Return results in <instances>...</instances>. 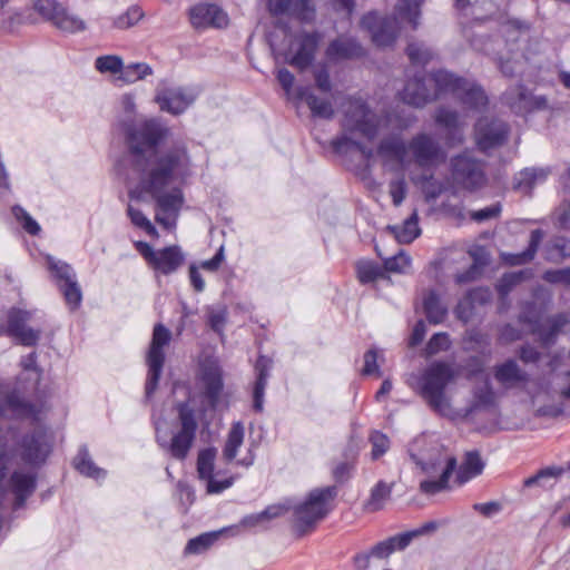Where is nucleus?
Instances as JSON below:
<instances>
[{
    "label": "nucleus",
    "instance_id": "nucleus-51",
    "mask_svg": "<svg viewBox=\"0 0 570 570\" xmlns=\"http://www.w3.org/2000/svg\"><path fill=\"white\" fill-rule=\"evenodd\" d=\"M96 69L101 73L121 75L124 69L122 59L119 56H100L95 61Z\"/></svg>",
    "mask_w": 570,
    "mask_h": 570
},
{
    "label": "nucleus",
    "instance_id": "nucleus-28",
    "mask_svg": "<svg viewBox=\"0 0 570 570\" xmlns=\"http://www.w3.org/2000/svg\"><path fill=\"white\" fill-rule=\"evenodd\" d=\"M9 487L16 501L14 508L19 509L36 489V475L31 472L14 471L11 474Z\"/></svg>",
    "mask_w": 570,
    "mask_h": 570
},
{
    "label": "nucleus",
    "instance_id": "nucleus-36",
    "mask_svg": "<svg viewBox=\"0 0 570 570\" xmlns=\"http://www.w3.org/2000/svg\"><path fill=\"white\" fill-rule=\"evenodd\" d=\"M395 239L401 244H410L415 238H417L421 234V228L419 227V215L417 212L414 210L412 215L404 220L402 225H395L389 227Z\"/></svg>",
    "mask_w": 570,
    "mask_h": 570
},
{
    "label": "nucleus",
    "instance_id": "nucleus-46",
    "mask_svg": "<svg viewBox=\"0 0 570 570\" xmlns=\"http://www.w3.org/2000/svg\"><path fill=\"white\" fill-rule=\"evenodd\" d=\"M32 8L43 20L55 26V21H57L62 12L63 6L57 0H35Z\"/></svg>",
    "mask_w": 570,
    "mask_h": 570
},
{
    "label": "nucleus",
    "instance_id": "nucleus-29",
    "mask_svg": "<svg viewBox=\"0 0 570 570\" xmlns=\"http://www.w3.org/2000/svg\"><path fill=\"white\" fill-rule=\"evenodd\" d=\"M376 154L384 164L396 161L403 165L407 155V146L401 135H391L380 141Z\"/></svg>",
    "mask_w": 570,
    "mask_h": 570
},
{
    "label": "nucleus",
    "instance_id": "nucleus-25",
    "mask_svg": "<svg viewBox=\"0 0 570 570\" xmlns=\"http://www.w3.org/2000/svg\"><path fill=\"white\" fill-rule=\"evenodd\" d=\"M200 381L205 396L215 406L223 390L222 368L216 360H205L200 364Z\"/></svg>",
    "mask_w": 570,
    "mask_h": 570
},
{
    "label": "nucleus",
    "instance_id": "nucleus-62",
    "mask_svg": "<svg viewBox=\"0 0 570 570\" xmlns=\"http://www.w3.org/2000/svg\"><path fill=\"white\" fill-rule=\"evenodd\" d=\"M314 80L316 88L323 94L332 92V81L330 71L325 66L318 67L314 70Z\"/></svg>",
    "mask_w": 570,
    "mask_h": 570
},
{
    "label": "nucleus",
    "instance_id": "nucleus-53",
    "mask_svg": "<svg viewBox=\"0 0 570 570\" xmlns=\"http://www.w3.org/2000/svg\"><path fill=\"white\" fill-rule=\"evenodd\" d=\"M502 30L504 36L507 37V42H514L518 41L520 37L528 35L530 30V24L518 19H512L508 20L502 26Z\"/></svg>",
    "mask_w": 570,
    "mask_h": 570
},
{
    "label": "nucleus",
    "instance_id": "nucleus-38",
    "mask_svg": "<svg viewBox=\"0 0 570 570\" xmlns=\"http://www.w3.org/2000/svg\"><path fill=\"white\" fill-rule=\"evenodd\" d=\"M495 405V393L492 390V386L487 379L484 383L475 387L473 391V401L468 410L469 413L480 411V410H489Z\"/></svg>",
    "mask_w": 570,
    "mask_h": 570
},
{
    "label": "nucleus",
    "instance_id": "nucleus-59",
    "mask_svg": "<svg viewBox=\"0 0 570 570\" xmlns=\"http://www.w3.org/2000/svg\"><path fill=\"white\" fill-rule=\"evenodd\" d=\"M370 441L372 443V459L377 460L381 458L390 448V441L387 436L379 431H374L371 436Z\"/></svg>",
    "mask_w": 570,
    "mask_h": 570
},
{
    "label": "nucleus",
    "instance_id": "nucleus-43",
    "mask_svg": "<svg viewBox=\"0 0 570 570\" xmlns=\"http://www.w3.org/2000/svg\"><path fill=\"white\" fill-rule=\"evenodd\" d=\"M223 531L224 530L206 532L196 538L190 539L185 547V553L200 554L205 552L218 540Z\"/></svg>",
    "mask_w": 570,
    "mask_h": 570
},
{
    "label": "nucleus",
    "instance_id": "nucleus-63",
    "mask_svg": "<svg viewBox=\"0 0 570 570\" xmlns=\"http://www.w3.org/2000/svg\"><path fill=\"white\" fill-rule=\"evenodd\" d=\"M525 274L527 272L504 274L497 286L498 292L501 295H507L514 285L519 284L522 281Z\"/></svg>",
    "mask_w": 570,
    "mask_h": 570
},
{
    "label": "nucleus",
    "instance_id": "nucleus-35",
    "mask_svg": "<svg viewBox=\"0 0 570 570\" xmlns=\"http://www.w3.org/2000/svg\"><path fill=\"white\" fill-rule=\"evenodd\" d=\"M35 409L31 404L24 402L18 394H9L3 403L0 402V415L7 417L32 416Z\"/></svg>",
    "mask_w": 570,
    "mask_h": 570
},
{
    "label": "nucleus",
    "instance_id": "nucleus-41",
    "mask_svg": "<svg viewBox=\"0 0 570 570\" xmlns=\"http://www.w3.org/2000/svg\"><path fill=\"white\" fill-rule=\"evenodd\" d=\"M550 170L548 168H525L520 171L515 181V188L529 191L534 185L546 180Z\"/></svg>",
    "mask_w": 570,
    "mask_h": 570
},
{
    "label": "nucleus",
    "instance_id": "nucleus-64",
    "mask_svg": "<svg viewBox=\"0 0 570 570\" xmlns=\"http://www.w3.org/2000/svg\"><path fill=\"white\" fill-rule=\"evenodd\" d=\"M543 279L552 284L570 285V267L544 272Z\"/></svg>",
    "mask_w": 570,
    "mask_h": 570
},
{
    "label": "nucleus",
    "instance_id": "nucleus-42",
    "mask_svg": "<svg viewBox=\"0 0 570 570\" xmlns=\"http://www.w3.org/2000/svg\"><path fill=\"white\" fill-rule=\"evenodd\" d=\"M75 468L79 473L95 480L104 479L106 471L98 468L86 449H81L75 459Z\"/></svg>",
    "mask_w": 570,
    "mask_h": 570
},
{
    "label": "nucleus",
    "instance_id": "nucleus-20",
    "mask_svg": "<svg viewBox=\"0 0 570 570\" xmlns=\"http://www.w3.org/2000/svg\"><path fill=\"white\" fill-rule=\"evenodd\" d=\"M245 428L242 422H234L227 433L225 444L223 446V459L226 462H234L237 465L249 468L255 462L253 450L248 449L245 456L236 459L240 446L244 443Z\"/></svg>",
    "mask_w": 570,
    "mask_h": 570
},
{
    "label": "nucleus",
    "instance_id": "nucleus-52",
    "mask_svg": "<svg viewBox=\"0 0 570 570\" xmlns=\"http://www.w3.org/2000/svg\"><path fill=\"white\" fill-rule=\"evenodd\" d=\"M127 214L130 218V222L138 228L145 230L147 235L150 237H157L158 232L156 227L151 224V222L146 217V215L131 205H128Z\"/></svg>",
    "mask_w": 570,
    "mask_h": 570
},
{
    "label": "nucleus",
    "instance_id": "nucleus-55",
    "mask_svg": "<svg viewBox=\"0 0 570 570\" xmlns=\"http://www.w3.org/2000/svg\"><path fill=\"white\" fill-rule=\"evenodd\" d=\"M451 347V340L448 333L439 332L432 335L425 346V355L433 356Z\"/></svg>",
    "mask_w": 570,
    "mask_h": 570
},
{
    "label": "nucleus",
    "instance_id": "nucleus-12",
    "mask_svg": "<svg viewBox=\"0 0 570 570\" xmlns=\"http://www.w3.org/2000/svg\"><path fill=\"white\" fill-rule=\"evenodd\" d=\"M197 96L198 92L194 88L171 87L167 80H161L156 88L155 101L160 110L180 115L194 104Z\"/></svg>",
    "mask_w": 570,
    "mask_h": 570
},
{
    "label": "nucleus",
    "instance_id": "nucleus-9",
    "mask_svg": "<svg viewBox=\"0 0 570 570\" xmlns=\"http://www.w3.org/2000/svg\"><path fill=\"white\" fill-rule=\"evenodd\" d=\"M170 340V331L163 324H156L153 331L151 342L146 357L148 373L145 393L147 399H150L154 392L157 390L165 363V347L169 344Z\"/></svg>",
    "mask_w": 570,
    "mask_h": 570
},
{
    "label": "nucleus",
    "instance_id": "nucleus-45",
    "mask_svg": "<svg viewBox=\"0 0 570 570\" xmlns=\"http://www.w3.org/2000/svg\"><path fill=\"white\" fill-rule=\"evenodd\" d=\"M154 73L153 68L146 62H134L124 66L119 79L126 83H135L139 80H144L146 77Z\"/></svg>",
    "mask_w": 570,
    "mask_h": 570
},
{
    "label": "nucleus",
    "instance_id": "nucleus-31",
    "mask_svg": "<svg viewBox=\"0 0 570 570\" xmlns=\"http://www.w3.org/2000/svg\"><path fill=\"white\" fill-rule=\"evenodd\" d=\"M495 380L505 387H512L528 381V374L514 360H508L494 367Z\"/></svg>",
    "mask_w": 570,
    "mask_h": 570
},
{
    "label": "nucleus",
    "instance_id": "nucleus-61",
    "mask_svg": "<svg viewBox=\"0 0 570 570\" xmlns=\"http://www.w3.org/2000/svg\"><path fill=\"white\" fill-rule=\"evenodd\" d=\"M406 183L403 177L392 179L389 184V193L394 206H400L406 197Z\"/></svg>",
    "mask_w": 570,
    "mask_h": 570
},
{
    "label": "nucleus",
    "instance_id": "nucleus-17",
    "mask_svg": "<svg viewBox=\"0 0 570 570\" xmlns=\"http://www.w3.org/2000/svg\"><path fill=\"white\" fill-rule=\"evenodd\" d=\"M415 163L420 167H434L446 159L439 144L426 134H419L409 144Z\"/></svg>",
    "mask_w": 570,
    "mask_h": 570
},
{
    "label": "nucleus",
    "instance_id": "nucleus-50",
    "mask_svg": "<svg viewBox=\"0 0 570 570\" xmlns=\"http://www.w3.org/2000/svg\"><path fill=\"white\" fill-rule=\"evenodd\" d=\"M357 278L362 284H370L383 276V271L379 264L371 261H360L356 264Z\"/></svg>",
    "mask_w": 570,
    "mask_h": 570
},
{
    "label": "nucleus",
    "instance_id": "nucleus-60",
    "mask_svg": "<svg viewBox=\"0 0 570 570\" xmlns=\"http://www.w3.org/2000/svg\"><path fill=\"white\" fill-rule=\"evenodd\" d=\"M421 188L426 202L435 200L443 191L442 183L433 179L432 176L421 181Z\"/></svg>",
    "mask_w": 570,
    "mask_h": 570
},
{
    "label": "nucleus",
    "instance_id": "nucleus-13",
    "mask_svg": "<svg viewBox=\"0 0 570 570\" xmlns=\"http://www.w3.org/2000/svg\"><path fill=\"white\" fill-rule=\"evenodd\" d=\"M136 248L148 265L163 275L176 272L184 263V254L178 246H168L155 250L148 243L137 242Z\"/></svg>",
    "mask_w": 570,
    "mask_h": 570
},
{
    "label": "nucleus",
    "instance_id": "nucleus-30",
    "mask_svg": "<svg viewBox=\"0 0 570 570\" xmlns=\"http://www.w3.org/2000/svg\"><path fill=\"white\" fill-rule=\"evenodd\" d=\"M423 312L431 324H441L448 315V306L442 302L440 294L431 288L422 293Z\"/></svg>",
    "mask_w": 570,
    "mask_h": 570
},
{
    "label": "nucleus",
    "instance_id": "nucleus-58",
    "mask_svg": "<svg viewBox=\"0 0 570 570\" xmlns=\"http://www.w3.org/2000/svg\"><path fill=\"white\" fill-rule=\"evenodd\" d=\"M208 324L210 328L222 334L227 321V309L224 306L210 307L207 312Z\"/></svg>",
    "mask_w": 570,
    "mask_h": 570
},
{
    "label": "nucleus",
    "instance_id": "nucleus-6",
    "mask_svg": "<svg viewBox=\"0 0 570 570\" xmlns=\"http://www.w3.org/2000/svg\"><path fill=\"white\" fill-rule=\"evenodd\" d=\"M423 0H399L393 17L380 19L375 11L368 12L361 20L363 29L368 31L377 47H387L396 40L404 22L416 29L420 18V4Z\"/></svg>",
    "mask_w": 570,
    "mask_h": 570
},
{
    "label": "nucleus",
    "instance_id": "nucleus-44",
    "mask_svg": "<svg viewBox=\"0 0 570 570\" xmlns=\"http://www.w3.org/2000/svg\"><path fill=\"white\" fill-rule=\"evenodd\" d=\"M55 27L62 32L67 33H77L85 31L87 24L85 20H82L79 16L70 13L65 7L62 12L59 14L57 21H55Z\"/></svg>",
    "mask_w": 570,
    "mask_h": 570
},
{
    "label": "nucleus",
    "instance_id": "nucleus-27",
    "mask_svg": "<svg viewBox=\"0 0 570 570\" xmlns=\"http://www.w3.org/2000/svg\"><path fill=\"white\" fill-rule=\"evenodd\" d=\"M273 361L269 357L261 355L255 364L256 381L253 389V407L257 412H262L264 407V396L269 377Z\"/></svg>",
    "mask_w": 570,
    "mask_h": 570
},
{
    "label": "nucleus",
    "instance_id": "nucleus-16",
    "mask_svg": "<svg viewBox=\"0 0 570 570\" xmlns=\"http://www.w3.org/2000/svg\"><path fill=\"white\" fill-rule=\"evenodd\" d=\"M509 127L500 119L480 118L475 125V141L480 150L487 153L501 146L508 138Z\"/></svg>",
    "mask_w": 570,
    "mask_h": 570
},
{
    "label": "nucleus",
    "instance_id": "nucleus-3",
    "mask_svg": "<svg viewBox=\"0 0 570 570\" xmlns=\"http://www.w3.org/2000/svg\"><path fill=\"white\" fill-rule=\"evenodd\" d=\"M429 81L435 86L433 92L428 89L424 79L415 77L405 85L401 92V99L407 105L423 107L439 95L450 92L469 109H479L488 102V97L481 87L445 70L434 72Z\"/></svg>",
    "mask_w": 570,
    "mask_h": 570
},
{
    "label": "nucleus",
    "instance_id": "nucleus-10",
    "mask_svg": "<svg viewBox=\"0 0 570 570\" xmlns=\"http://www.w3.org/2000/svg\"><path fill=\"white\" fill-rule=\"evenodd\" d=\"M46 262L51 277L63 295L69 309H77L82 301V292L73 268L68 263L52 256H47Z\"/></svg>",
    "mask_w": 570,
    "mask_h": 570
},
{
    "label": "nucleus",
    "instance_id": "nucleus-33",
    "mask_svg": "<svg viewBox=\"0 0 570 570\" xmlns=\"http://www.w3.org/2000/svg\"><path fill=\"white\" fill-rule=\"evenodd\" d=\"M435 121L448 130V144L450 146H454L463 141V136L460 129L461 122L459 115L455 111L440 108L435 115Z\"/></svg>",
    "mask_w": 570,
    "mask_h": 570
},
{
    "label": "nucleus",
    "instance_id": "nucleus-37",
    "mask_svg": "<svg viewBox=\"0 0 570 570\" xmlns=\"http://www.w3.org/2000/svg\"><path fill=\"white\" fill-rule=\"evenodd\" d=\"M409 547V538L404 533L393 535L372 547L371 554L377 559H385L394 551H401Z\"/></svg>",
    "mask_w": 570,
    "mask_h": 570
},
{
    "label": "nucleus",
    "instance_id": "nucleus-34",
    "mask_svg": "<svg viewBox=\"0 0 570 570\" xmlns=\"http://www.w3.org/2000/svg\"><path fill=\"white\" fill-rule=\"evenodd\" d=\"M566 472H570V462L566 466H547L538 471L537 474L525 479L523 485L525 488L534 485L542 488L552 487Z\"/></svg>",
    "mask_w": 570,
    "mask_h": 570
},
{
    "label": "nucleus",
    "instance_id": "nucleus-56",
    "mask_svg": "<svg viewBox=\"0 0 570 570\" xmlns=\"http://www.w3.org/2000/svg\"><path fill=\"white\" fill-rule=\"evenodd\" d=\"M12 215L28 234L36 236L40 233V225L22 207L13 206Z\"/></svg>",
    "mask_w": 570,
    "mask_h": 570
},
{
    "label": "nucleus",
    "instance_id": "nucleus-21",
    "mask_svg": "<svg viewBox=\"0 0 570 570\" xmlns=\"http://www.w3.org/2000/svg\"><path fill=\"white\" fill-rule=\"evenodd\" d=\"M294 96L295 99L304 101L307 105L314 118L328 120L335 116L333 104L335 96L333 94L331 97L318 96L312 87L305 86L296 88Z\"/></svg>",
    "mask_w": 570,
    "mask_h": 570
},
{
    "label": "nucleus",
    "instance_id": "nucleus-47",
    "mask_svg": "<svg viewBox=\"0 0 570 570\" xmlns=\"http://www.w3.org/2000/svg\"><path fill=\"white\" fill-rule=\"evenodd\" d=\"M476 297H480L481 299H485L489 297V292L488 291H484V289H473L471 292H469V294L466 295V297H464L463 299H461L456 307H455V315L459 320L463 321L464 323H466L471 316H472V301Z\"/></svg>",
    "mask_w": 570,
    "mask_h": 570
},
{
    "label": "nucleus",
    "instance_id": "nucleus-39",
    "mask_svg": "<svg viewBox=\"0 0 570 570\" xmlns=\"http://www.w3.org/2000/svg\"><path fill=\"white\" fill-rule=\"evenodd\" d=\"M394 483H386L379 481L371 490L368 500L365 503V509L368 512H376L383 509L386 500L392 494Z\"/></svg>",
    "mask_w": 570,
    "mask_h": 570
},
{
    "label": "nucleus",
    "instance_id": "nucleus-19",
    "mask_svg": "<svg viewBox=\"0 0 570 570\" xmlns=\"http://www.w3.org/2000/svg\"><path fill=\"white\" fill-rule=\"evenodd\" d=\"M21 458L29 464H40L51 451V438L45 429L26 435L21 442Z\"/></svg>",
    "mask_w": 570,
    "mask_h": 570
},
{
    "label": "nucleus",
    "instance_id": "nucleus-8",
    "mask_svg": "<svg viewBox=\"0 0 570 570\" xmlns=\"http://www.w3.org/2000/svg\"><path fill=\"white\" fill-rule=\"evenodd\" d=\"M177 411L180 421V430L173 435L170 442H167L166 438L161 436L157 428L156 440L174 459L184 460L195 441L197 421L195 410L188 403H179Z\"/></svg>",
    "mask_w": 570,
    "mask_h": 570
},
{
    "label": "nucleus",
    "instance_id": "nucleus-15",
    "mask_svg": "<svg viewBox=\"0 0 570 570\" xmlns=\"http://www.w3.org/2000/svg\"><path fill=\"white\" fill-rule=\"evenodd\" d=\"M217 451L215 448H207L198 453L197 472L199 479L206 481V490L209 494H217L230 488L235 481L234 476L218 479L220 471L215 472V460Z\"/></svg>",
    "mask_w": 570,
    "mask_h": 570
},
{
    "label": "nucleus",
    "instance_id": "nucleus-26",
    "mask_svg": "<svg viewBox=\"0 0 570 570\" xmlns=\"http://www.w3.org/2000/svg\"><path fill=\"white\" fill-rule=\"evenodd\" d=\"M267 7L272 14H289L305 22L312 21L315 16L311 0H268Z\"/></svg>",
    "mask_w": 570,
    "mask_h": 570
},
{
    "label": "nucleus",
    "instance_id": "nucleus-4",
    "mask_svg": "<svg viewBox=\"0 0 570 570\" xmlns=\"http://www.w3.org/2000/svg\"><path fill=\"white\" fill-rule=\"evenodd\" d=\"M343 112L344 134L332 140V148L340 155L357 150L370 166L375 156L374 149L352 139L348 134L358 132L368 140H373L379 135L384 119L371 110L365 101L356 97L346 99Z\"/></svg>",
    "mask_w": 570,
    "mask_h": 570
},
{
    "label": "nucleus",
    "instance_id": "nucleus-14",
    "mask_svg": "<svg viewBox=\"0 0 570 570\" xmlns=\"http://www.w3.org/2000/svg\"><path fill=\"white\" fill-rule=\"evenodd\" d=\"M452 176L459 186L469 191L484 187L488 180L483 164L468 155H460L452 159Z\"/></svg>",
    "mask_w": 570,
    "mask_h": 570
},
{
    "label": "nucleus",
    "instance_id": "nucleus-2",
    "mask_svg": "<svg viewBox=\"0 0 570 570\" xmlns=\"http://www.w3.org/2000/svg\"><path fill=\"white\" fill-rule=\"evenodd\" d=\"M407 455L415 468L426 475L419 484L425 495L450 490V478L456 469V459L433 435L421 434L407 445Z\"/></svg>",
    "mask_w": 570,
    "mask_h": 570
},
{
    "label": "nucleus",
    "instance_id": "nucleus-57",
    "mask_svg": "<svg viewBox=\"0 0 570 570\" xmlns=\"http://www.w3.org/2000/svg\"><path fill=\"white\" fill-rule=\"evenodd\" d=\"M144 16L142 10L137 7H130L125 13L117 17L114 21V26L118 29H127L135 26Z\"/></svg>",
    "mask_w": 570,
    "mask_h": 570
},
{
    "label": "nucleus",
    "instance_id": "nucleus-1",
    "mask_svg": "<svg viewBox=\"0 0 570 570\" xmlns=\"http://www.w3.org/2000/svg\"><path fill=\"white\" fill-rule=\"evenodd\" d=\"M169 128L151 118L138 122L128 134L131 168L136 185L130 198L155 202V220L165 229L176 228L185 204L183 186L194 174V164L185 145L157 149Z\"/></svg>",
    "mask_w": 570,
    "mask_h": 570
},
{
    "label": "nucleus",
    "instance_id": "nucleus-5",
    "mask_svg": "<svg viewBox=\"0 0 570 570\" xmlns=\"http://www.w3.org/2000/svg\"><path fill=\"white\" fill-rule=\"evenodd\" d=\"M454 379L455 371L449 363L435 361L424 368L416 382V391L426 404L438 414L451 419L456 416V411L445 389Z\"/></svg>",
    "mask_w": 570,
    "mask_h": 570
},
{
    "label": "nucleus",
    "instance_id": "nucleus-18",
    "mask_svg": "<svg viewBox=\"0 0 570 570\" xmlns=\"http://www.w3.org/2000/svg\"><path fill=\"white\" fill-rule=\"evenodd\" d=\"M503 100L513 112L519 115L548 108L544 96H534L522 85L510 87L503 94Z\"/></svg>",
    "mask_w": 570,
    "mask_h": 570
},
{
    "label": "nucleus",
    "instance_id": "nucleus-22",
    "mask_svg": "<svg viewBox=\"0 0 570 570\" xmlns=\"http://www.w3.org/2000/svg\"><path fill=\"white\" fill-rule=\"evenodd\" d=\"M190 23L195 28H225L228 26V14L218 6L199 3L189 11Z\"/></svg>",
    "mask_w": 570,
    "mask_h": 570
},
{
    "label": "nucleus",
    "instance_id": "nucleus-40",
    "mask_svg": "<svg viewBox=\"0 0 570 570\" xmlns=\"http://www.w3.org/2000/svg\"><path fill=\"white\" fill-rule=\"evenodd\" d=\"M543 232L541 229H534L530 234V242L528 248L519 254H511L505 257V261L511 265H521L532 261L539 248L540 243L543 239Z\"/></svg>",
    "mask_w": 570,
    "mask_h": 570
},
{
    "label": "nucleus",
    "instance_id": "nucleus-23",
    "mask_svg": "<svg viewBox=\"0 0 570 570\" xmlns=\"http://www.w3.org/2000/svg\"><path fill=\"white\" fill-rule=\"evenodd\" d=\"M30 317L31 313L22 309H11L8 314L9 334L26 346L36 345L40 336V331L27 326Z\"/></svg>",
    "mask_w": 570,
    "mask_h": 570
},
{
    "label": "nucleus",
    "instance_id": "nucleus-48",
    "mask_svg": "<svg viewBox=\"0 0 570 570\" xmlns=\"http://www.w3.org/2000/svg\"><path fill=\"white\" fill-rule=\"evenodd\" d=\"M570 257V240L564 237L553 238L546 247V258L550 262L558 263Z\"/></svg>",
    "mask_w": 570,
    "mask_h": 570
},
{
    "label": "nucleus",
    "instance_id": "nucleus-11",
    "mask_svg": "<svg viewBox=\"0 0 570 570\" xmlns=\"http://www.w3.org/2000/svg\"><path fill=\"white\" fill-rule=\"evenodd\" d=\"M322 35L317 31H302L296 33L288 46L286 62L303 71L314 61Z\"/></svg>",
    "mask_w": 570,
    "mask_h": 570
},
{
    "label": "nucleus",
    "instance_id": "nucleus-54",
    "mask_svg": "<svg viewBox=\"0 0 570 570\" xmlns=\"http://www.w3.org/2000/svg\"><path fill=\"white\" fill-rule=\"evenodd\" d=\"M384 268L387 272L405 274L411 268V257L400 250L396 255L384 261Z\"/></svg>",
    "mask_w": 570,
    "mask_h": 570
},
{
    "label": "nucleus",
    "instance_id": "nucleus-7",
    "mask_svg": "<svg viewBox=\"0 0 570 570\" xmlns=\"http://www.w3.org/2000/svg\"><path fill=\"white\" fill-rule=\"evenodd\" d=\"M337 495V488L328 485L313 489L304 501L292 507L293 530L298 538L313 532L333 509V501Z\"/></svg>",
    "mask_w": 570,
    "mask_h": 570
},
{
    "label": "nucleus",
    "instance_id": "nucleus-24",
    "mask_svg": "<svg viewBox=\"0 0 570 570\" xmlns=\"http://www.w3.org/2000/svg\"><path fill=\"white\" fill-rule=\"evenodd\" d=\"M364 55L365 50L362 45L355 38L346 35L332 40L325 50V56L331 62L357 59Z\"/></svg>",
    "mask_w": 570,
    "mask_h": 570
},
{
    "label": "nucleus",
    "instance_id": "nucleus-49",
    "mask_svg": "<svg viewBox=\"0 0 570 570\" xmlns=\"http://www.w3.org/2000/svg\"><path fill=\"white\" fill-rule=\"evenodd\" d=\"M409 59L413 65L425 66L434 57V51L423 43L412 42L406 48Z\"/></svg>",
    "mask_w": 570,
    "mask_h": 570
},
{
    "label": "nucleus",
    "instance_id": "nucleus-32",
    "mask_svg": "<svg viewBox=\"0 0 570 570\" xmlns=\"http://www.w3.org/2000/svg\"><path fill=\"white\" fill-rule=\"evenodd\" d=\"M485 463L476 451L468 452L456 470L455 481L462 485L482 474Z\"/></svg>",
    "mask_w": 570,
    "mask_h": 570
}]
</instances>
